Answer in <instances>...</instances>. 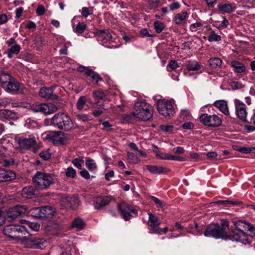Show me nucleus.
Returning <instances> with one entry per match:
<instances>
[{
    "mask_svg": "<svg viewBox=\"0 0 255 255\" xmlns=\"http://www.w3.org/2000/svg\"><path fill=\"white\" fill-rule=\"evenodd\" d=\"M153 24L154 28L158 33L161 32L164 28V24L162 22L156 21L154 22Z\"/></svg>",
    "mask_w": 255,
    "mask_h": 255,
    "instance_id": "obj_41",
    "label": "nucleus"
},
{
    "mask_svg": "<svg viewBox=\"0 0 255 255\" xmlns=\"http://www.w3.org/2000/svg\"><path fill=\"white\" fill-rule=\"evenodd\" d=\"M128 161L131 164H137L140 161L137 155L132 152H128Z\"/></svg>",
    "mask_w": 255,
    "mask_h": 255,
    "instance_id": "obj_37",
    "label": "nucleus"
},
{
    "mask_svg": "<svg viewBox=\"0 0 255 255\" xmlns=\"http://www.w3.org/2000/svg\"><path fill=\"white\" fill-rule=\"evenodd\" d=\"M77 71L81 73H84L87 76L90 77L93 81H96L97 83L102 80V78L98 73L85 66H79L77 68Z\"/></svg>",
    "mask_w": 255,
    "mask_h": 255,
    "instance_id": "obj_19",
    "label": "nucleus"
},
{
    "mask_svg": "<svg viewBox=\"0 0 255 255\" xmlns=\"http://www.w3.org/2000/svg\"><path fill=\"white\" fill-rule=\"evenodd\" d=\"M156 107L159 113L165 117L171 118L175 113L172 101L160 99L156 103Z\"/></svg>",
    "mask_w": 255,
    "mask_h": 255,
    "instance_id": "obj_6",
    "label": "nucleus"
},
{
    "mask_svg": "<svg viewBox=\"0 0 255 255\" xmlns=\"http://www.w3.org/2000/svg\"><path fill=\"white\" fill-rule=\"evenodd\" d=\"M76 170L72 167H68L66 169V175L67 177L74 178L76 175Z\"/></svg>",
    "mask_w": 255,
    "mask_h": 255,
    "instance_id": "obj_50",
    "label": "nucleus"
},
{
    "mask_svg": "<svg viewBox=\"0 0 255 255\" xmlns=\"http://www.w3.org/2000/svg\"><path fill=\"white\" fill-rule=\"evenodd\" d=\"M11 102V100L8 98L0 99V106L5 107Z\"/></svg>",
    "mask_w": 255,
    "mask_h": 255,
    "instance_id": "obj_53",
    "label": "nucleus"
},
{
    "mask_svg": "<svg viewBox=\"0 0 255 255\" xmlns=\"http://www.w3.org/2000/svg\"><path fill=\"white\" fill-rule=\"evenodd\" d=\"M15 140L21 149H28L37 145L36 137L33 134H22L16 137Z\"/></svg>",
    "mask_w": 255,
    "mask_h": 255,
    "instance_id": "obj_7",
    "label": "nucleus"
},
{
    "mask_svg": "<svg viewBox=\"0 0 255 255\" xmlns=\"http://www.w3.org/2000/svg\"><path fill=\"white\" fill-rule=\"evenodd\" d=\"M148 225L151 227L152 231V233L161 234L162 228L159 227L160 222L157 217L155 216L151 213H148Z\"/></svg>",
    "mask_w": 255,
    "mask_h": 255,
    "instance_id": "obj_16",
    "label": "nucleus"
},
{
    "mask_svg": "<svg viewBox=\"0 0 255 255\" xmlns=\"http://www.w3.org/2000/svg\"><path fill=\"white\" fill-rule=\"evenodd\" d=\"M14 77L8 73L2 72L0 74V83L2 88L4 87Z\"/></svg>",
    "mask_w": 255,
    "mask_h": 255,
    "instance_id": "obj_33",
    "label": "nucleus"
},
{
    "mask_svg": "<svg viewBox=\"0 0 255 255\" xmlns=\"http://www.w3.org/2000/svg\"><path fill=\"white\" fill-rule=\"evenodd\" d=\"M112 34L108 30H101L98 34V40L103 43H107L112 41Z\"/></svg>",
    "mask_w": 255,
    "mask_h": 255,
    "instance_id": "obj_24",
    "label": "nucleus"
},
{
    "mask_svg": "<svg viewBox=\"0 0 255 255\" xmlns=\"http://www.w3.org/2000/svg\"><path fill=\"white\" fill-rule=\"evenodd\" d=\"M213 106L226 116L230 114L227 102L225 100H217L213 103Z\"/></svg>",
    "mask_w": 255,
    "mask_h": 255,
    "instance_id": "obj_21",
    "label": "nucleus"
},
{
    "mask_svg": "<svg viewBox=\"0 0 255 255\" xmlns=\"http://www.w3.org/2000/svg\"><path fill=\"white\" fill-rule=\"evenodd\" d=\"M15 178L14 172L10 170L0 169V182H6Z\"/></svg>",
    "mask_w": 255,
    "mask_h": 255,
    "instance_id": "obj_23",
    "label": "nucleus"
},
{
    "mask_svg": "<svg viewBox=\"0 0 255 255\" xmlns=\"http://www.w3.org/2000/svg\"><path fill=\"white\" fill-rule=\"evenodd\" d=\"M84 162L82 158H76L72 160V163L76 167L81 169Z\"/></svg>",
    "mask_w": 255,
    "mask_h": 255,
    "instance_id": "obj_47",
    "label": "nucleus"
},
{
    "mask_svg": "<svg viewBox=\"0 0 255 255\" xmlns=\"http://www.w3.org/2000/svg\"><path fill=\"white\" fill-rule=\"evenodd\" d=\"M232 241L241 242L244 244L248 243V236L243 230H234L229 237Z\"/></svg>",
    "mask_w": 255,
    "mask_h": 255,
    "instance_id": "obj_17",
    "label": "nucleus"
},
{
    "mask_svg": "<svg viewBox=\"0 0 255 255\" xmlns=\"http://www.w3.org/2000/svg\"><path fill=\"white\" fill-rule=\"evenodd\" d=\"M34 195V190L32 187H26L21 191V195L23 198H31Z\"/></svg>",
    "mask_w": 255,
    "mask_h": 255,
    "instance_id": "obj_34",
    "label": "nucleus"
},
{
    "mask_svg": "<svg viewBox=\"0 0 255 255\" xmlns=\"http://www.w3.org/2000/svg\"><path fill=\"white\" fill-rule=\"evenodd\" d=\"M24 126L28 128H34L38 127L37 122L31 118H27L25 120Z\"/></svg>",
    "mask_w": 255,
    "mask_h": 255,
    "instance_id": "obj_39",
    "label": "nucleus"
},
{
    "mask_svg": "<svg viewBox=\"0 0 255 255\" xmlns=\"http://www.w3.org/2000/svg\"><path fill=\"white\" fill-rule=\"evenodd\" d=\"M179 67V64L175 60H170L167 66V70L169 71L168 68H170L171 70H175L177 68Z\"/></svg>",
    "mask_w": 255,
    "mask_h": 255,
    "instance_id": "obj_51",
    "label": "nucleus"
},
{
    "mask_svg": "<svg viewBox=\"0 0 255 255\" xmlns=\"http://www.w3.org/2000/svg\"><path fill=\"white\" fill-rule=\"evenodd\" d=\"M228 231L229 222L226 220H222L221 225L214 224L207 227L204 234L207 237L227 239L229 237Z\"/></svg>",
    "mask_w": 255,
    "mask_h": 255,
    "instance_id": "obj_1",
    "label": "nucleus"
},
{
    "mask_svg": "<svg viewBox=\"0 0 255 255\" xmlns=\"http://www.w3.org/2000/svg\"><path fill=\"white\" fill-rule=\"evenodd\" d=\"M42 136L43 138L52 141L55 145L63 144L66 138L65 134L61 131L46 132Z\"/></svg>",
    "mask_w": 255,
    "mask_h": 255,
    "instance_id": "obj_9",
    "label": "nucleus"
},
{
    "mask_svg": "<svg viewBox=\"0 0 255 255\" xmlns=\"http://www.w3.org/2000/svg\"><path fill=\"white\" fill-rule=\"evenodd\" d=\"M180 117L184 120H190L192 118L191 113L188 110H182L180 112Z\"/></svg>",
    "mask_w": 255,
    "mask_h": 255,
    "instance_id": "obj_46",
    "label": "nucleus"
},
{
    "mask_svg": "<svg viewBox=\"0 0 255 255\" xmlns=\"http://www.w3.org/2000/svg\"><path fill=\"white\" fill-rule=\"evenodd\" d=\"M208 64L211 69L216 70L220 68L222 61L219 58L214 57L209 60Z\"/></svg>",
    "mask_w": 255,
    "mask_h": 255,
    "instance_id": "obj_31",
    "label": "nucleus"
},
{
    "mask_svg": "<svg viewBox=\"0 0 255 255\" xmlns=\"http://www.w3.org/2000/svg\"><path fill=\"white\" fill-rule=\"evenodd\" d=\"M229 24L228 20L225 17H223V20L221 22L218 26V29H223L226 28Z\"/></svg>",
    "mask_w": 255,
    "mask_h": 255,
    "instance_id": "obj_63",
    "label": "nucleus"
},
{
    "mask_svg": "<svg viewBox=\"0 0 255 255\" xmlns=\"http://www.w3.org/2000/svg\"><path fill=\"white\" fill-rule=\"evenodd\" d=\"M190 160L192 161H198L200 159V155L198 153L191 152L189 155Z\"/></svg>",
    "mask_w": 255,
    "mask_h": 255,
    "instance_id": "obj_57",
    "label": "nucleus"
},
{
    "mask_svg": "<svg viewBox=\"0 0 255 255\" xmlns=\"http://www.w3.org/2000/svg\"><path fill=\"white\" fill-rule=\"evenodd\" d=\"M57 107L53 104H41V113L45 115L51 114L57 110Z\"/></svg>",
    "mask_w": 255,
    "mask_h": 255,
    "instance_id": "obj_25",
    "label": "nucleus"
},
{
    "mask_svg": "<svg viewBox=\"0 0 255 255\" xmlns=\"http://www.w3.org/2000/svg\"><path fill=\"white\" fill-rule=\"evenodd\" d=\"M72 227L77 230H80L84 227V223L81 218H76L72 222Z\"/></svg>",
    "mask_w": 255,
    "mask_h": 255,
    "instance_id": "obj_36",
    "label": "nucleus"
},
{
    "mask_svg": "<svg viewBox=\"0 0 255 255\" xmlns=\"http://www.w3.org/2000/svg\"><path fill=\"white\" fill-rule=\"evenodd\" d=\"M235 106L237 117L242 121H246L248 114L246 105L238 100H235Z\"/></svg>",
    "mask_w": 255,
    "mask_h": 255,
    "instance_id": "obj_15",
    "label": "nucleus"
},
{
    "mask_svg": "<svg viewBox=\"0 0 255 255\" xmlns=\"http://www.w3.org/2000/svg\"><path fill=\"white\" fill-rule=\"evenodd\" d=\"M29 227L32 229L33 231H37L40 229V225L39 224L37 223H29Z\"/></svg>",
    "mask_w": 255,
    "mask_h": 255,
    "instance_id": "obj_61",
    "label": "nucleus"
},
{
    "mask_svg": "<svg viewBox=\"0 0 255 255\" xmlns=\"http://www.w3.org/2000/svg\"><path fill=\"white\" fill-rule=\"evenodd\" d=\"M1 163L3 166L8 167L13 164L14 161L12 159H3Z\"/></svg>",
    "mask_w": 255,
    "mask_h": 255,
    "instance_id": "obj_62",
    "label": "nucleus"
},
{
    "mask_svg": "<svg viewBox=\"0 0 255 255\" xmlns=\"http://www.w3.org/2000/svg\"><path fill=\"white\" fill-rule=\"evenodd\" d=\"M86 27L84 23L79 22L74 31L78 34H81L84 32Z\"/></svg>",
    "mask_w": 255,
    "mask_h": 255,
    "instance_id": "obj_44",
    "label": "nucleus"
},
{
    "mask_svg": "<svg viewBox=\"0 0 255 255\" xmlns=\"http://www.w3.org/2000/svg\"><path fill=\"white\" fill-rule=\"evenodd\" d=\"M200 121L203 125L211 127H217L222 124L221 118L216 115L201 114L199 117Z\"/></svg>",
    "mask_w": 255,
    "mask_h": 255,
    "instance_id": "obj_11",
    "label": "nucleus"
},
{
    "mask_svg": "<svg viewBox=\"0 0 255 255\" xmlns=\"http://www.w3.org/2000/svg\"><path fill=\"white\" fill-rule=\"evenodd\" d=\"M148 7L150 9L157 8L160 4V0H147Z\"/></svg>",
    "mask_w": 255,
    "mask_h": 255,
    "instance_id": "obj_42",
    "label": "nucleus"
},
{
    "mask_svg": "<svg viewBox=\"0 0 255 255\" xmlns=\"http://www.w3.org/2000/svg\"><path fill=\"white\" fill-rule=\"evenodd\" d=\"M73 250H74V253H73V251H72V249L66 248L64 251L62 252L61 255H79V253L76 252L74 248Z\"/></svg>",
    "mask_w": 255,
    "mask_h": 255,
    "instance_id": "obj_52",
    "label": "nucleus"
},
{
    "mask_svg": "<svg viewBox=\"0 0 255 255\" xmlns=\"http://www.w3.org/2000/svg\"><path fill=\"white\" fill-rule=\"evenodd\" d=\"M185 66L188 71H197L201 68V65L196 60L187 61Z\"/></svg>",
    "mask_w": 255,
    "mask_h": 255,
    "instance_id": "obj_32",
    "label": "nucleus"
},
{
    "mask_svg": "<svg viewBox=\"0 0 255 255\" xmlns=\"http://www.w3.org/2000/svg\"><path fill=\"white\" fill-rule=\"evenodd\" d=\"M17 119L15 113L6 109L0 110V120H15Z\"/></svg>",
    "mask_w": 255,
    "mask_h": 255,
    "instance_id": "obj_26",
    "label": "nucleus"
},
{
    "mask_svg": "<svg viewBox=\"0 0 255 255\" xmlns=\"http://www.w3.org/2000/svg\"><path fill=\"white\" fill-rule=\"evenodd\" d=\"M36 13L38 15H42L45 12V9L42 5H39L36 10Z\"/></svg>",
    "mask_w": 255,
    "mask_h": 255,
    "instance_id": "obj_58",
    "label": "nucleus"
},
{
    "mask_svg": "<svg viewBox=\"0 0 255 255\" xmlns=\"http://www.w3.org/2000/svg\"><path fill=\"white\" fill-rule=\"evenodd\" d=\"M39 156L44 160H47L50 157V154L48 151H42L40 153Z\"/></svg>",
    "mask_w": 255,
    "mask_h": 255,
    "instance_id": "obj_64",
    "label": "nucleus"
},
{
    "mask_svg": "<svg viewBox=\"0 0 255 255\" xmlns=\"http://www.w3.org/2000/svg\"><path fill=\"white\" fill-rule=\"evenodd\" d=\"M207 157L210 160L217 159V154L214 151H210L206 153Z\"/></svg>",
    "mask_w": 255,
    "mask_h": 255,
    "instance_id": "obj_60",
    "label": "nucleus"
},
{
    "mask_svg": "<svg viewBox=\"0 0 255 255\" xmlns=\"http://www.w3.org/2000/svg\"><path fill=\"white\" fill-rule=\"evenodd\" d=\"M219 11L222 13H231L236 9L234 4L229 2H222L217 5Z\"/></svg>",
    "mask_w": 255,
    "mask_h": 255,
    "instance_id": "obj_22",
    "label": "nucleus"
},
{
    "mask_svg": "<svg viewBox=\"0 0 255 255\" xmlns=\"http://www.w3.org/2000/svg\"><path fill=\"white\" fill-rule=\"evenodd\" d=\"M55 212L54 208L50 206H44L36 208L32 210L33 216L39 218H48L53 216Z\"/></svg>",
    "mask_w": 255,
    "mask_h": 255,
    "instance_id": "obj_12",
    "label": "nucleus"
},
{
    "mask_svg": "<svg viewBox=\"0 0 255 255\" xmlns=\"http://www.w3.org/2000/svg\"><path fill=\"white\" fill-rule=\"evenodd\" d=\"M51 124L60 129L68 131L73 127V123L70 117L63 113L55 114L51 119Z\"/></svg>",
    "mask_w": 255,
    "mask_h": 255,
    "instance_id": "obj_4",
    "label": "nucleus"
},
{
    "mask_svg": "<svg viewBox=\"0 0 255 255\" xmlns=\"http://www.w3.org/2000/svg\"><path fill=\"white\" fill-rule=\"evenodd\" d=\"M2 88L6 92L13 95L22 92L23 86L13 78Z\"/></svg>",
    "mask_w": 255,
    "mask_h": 255,
    "instance_id": "obj_13",
    "label": "nucleus"
},
{
    "mask_svg": "<svg viewBox=\"0 0 255 255\" xmlns=\"http://www.w3.org/2000/svg\"><path fill=\"white\" fill-rule=\"evenodd\" d=\"M46 242L44 238H27L24 236L21 244L26 248L42 250L44 248Z\"/></svg>",
    "mask_w": 255,
    "mask_h": 255,
    "instance_id": "obj_8",
    "label": "nucleus"
},
{
    "mask_svg": "<svg viewBox=\"0 0 255 255\" xmlns=\"http://www.w3.org/2000/svg\"><path fill=\"white\" fill-rule=\"evenodd\" d=\"M67 200L70 204L69 207L71 208H76L79 205V200L76 197L70 198Z\"/></svg>",
    "mask_w": 255,
    "mask_h": 255,
    "instance_id": "obj_43",
    "label": "nucleus"
},
{
    "mask_svg": "<svg viewBox=\"0 0 255 255\" xmlns=\"http://www.w3.org/2000/svg\"><path fill=\"white\" fill-rule=\"evenodd\" d=\"M35 187L38 190H46L54 183L51 174L42 171H37L32 177Z\"/></svg>",
    "mask_w": 255,
    "mask_h": 255,
    "instance_id": "obj_2",
    "label": "nucleus"
},
{
    "mask_svg": "<svg viewBox=\"0 0 255 255\" xmlns=\"http://www.w3.org/2000/svg\"><path fill=\"white\" fill-rule=\"evenodd\" d=\"M168 6L171 11H174L179 8L180 4L178 2L175 1L169 4Z\"/></svg>",
    "mask_w": 255,
    "mask_h": 255,
    "instance_id": "obj_56",
    "label": "nucleus"
},
{
    "mask_svg": "<svg viewBox=\"0 0 255 255\" xmlns=\"http://www.w3.org/2000/svg\"><path fill=\"white\" fill-rule=\"evenodd\" d=\"M92 95L95 101L103 99L105 96V93L101 91H94Z\"/></svg>",
    "mask_w": 255,
    "mask_h": 255,
    "instance_id": "obj_45",
    "label": "nucleus"
},
{
    "mask_svg": "<svg viewBox=\"0 0 255 255\" xmlns=\"http://www.w3.org/2000/svg\"><path fill=\"white\" fill-rule=\"evenodd\" d=\"M245 229L250 231L252 236H255V228L252 224L247 223Z\"/></svg>",
    "mask_w": 255,
    "mask_h": 255,
    "instance_id": "obj_54",
    "label": "nucleus"
},
{
    "mask_svg": "<svg viewBox=\"0 0 255 255\" xmlns=\"http://www.w3.org/2000/svg\"><path fill=\"white\" fill-rule=\"evenodd\" d=\"M28 108L34 113L41 112V104L29 105Z\"/></svg>",
    "mask_w": 255,
    "mask_h": 255,
    "instance_id": "obj_49",
    "label": "nucleus"
},
{
    "mask_svg": "<svg viewBox=\"0 0 255 255\" xmlns=\"http://www.w3.org/2000/svg\"><path fill=\"white\" fill-rule=\"evenodd\" d=\"M208 40L209 42H218L221 40V37L216 33L214 31H211L208 36Z\"/></svg>",
    "mask_w": 255,
    "mask_h": 255,
    "instance_id": "obj_40",
    "label": "nucleus"
},
{
    "mask_svg": "<svg viewBox=\"0 0 255 255\" xmlns=\"http://www.w3.org/2000/svg\"><path fill=\"white\" fill-rule=\"evenodd\" d=\"M92 13H93L92 10L89 9L88 7H83L82 8L81 14L82 15V16H83L85 17H87L89 15L92 14Z\"/></svg>",
    "mask_w": 255,
    "mask_h": 255,
    "instance_id": "obj_55",
    "label": "nucleus"
},
{
    "mask_svg": "<svg viewBox=\"0 0 255 255\" xmlns=\"http://www.w3.org/2000/svg\"><path fill=\"white\" fill-rule=\"evenodd\" d=\"M170 155L168 153H163L159 152V153L156 155L159 158L161 159H167L169 160Z\"/></svg>",
    "mask_w": 255,
    "mask_h": 255,
    "instance_id": "obj_59",
    "label": "nucleus"
},
{
    "mask_svg": "<svg viewBox=\"0 0 255 255\" xmlns=\"http://www.w3.org/2000/svg\"><path fill=\"white\" fill-rule=\"evenodd\" d=\"M114 199L111 196H101L95 198L94 206L96 209H101L103 207L108 205Z\"/></svg>",
    "mask_w": 255,
    "mask_h": 255,
    "instance_id": "obj_18",
    "label": "nucleus"
},
{
    "mask_svg": "<svg viewBox=\"0 0 255 255\" xmlns=\"http://www.w3.org/2000/svg\"><path fill=\"white\" fill-rule=\"evenodd\" d=\"M231 65L236 73H242L246 71V68L245 65L237 60L231 61Z\"/></svg>",
    "mask_w": 255,
    "mask_h": 255,
    "instance_id": "obj_29",
    "label": "nucleus"
},
{
    "mask_svg": "<svg viewBox=\"0 0 255 255\" xmlns=\"http://www.w3.org/2000/svg\"><path fill=\"white\" fill-rule=\"evenodd\" d=\"M53 90L52 88H46L42 87L39 91V95L43 98L50 99L54 96V95H53Z\"/></svg>",
    "mask_w": 255,
    "mask_h": 255,
    "instance_id": "obj_30",
    "label": "nucleus"
},
{
    "mask_svg": "<svg viewBox=\"0 0 255 255\" xmlns=\"http://www.w3.org/2000/svg\"><path fill=\"white\" fill-rule=\"evenodd\" d=\"M21 49L20 46L18 44H15L11 46L10 48L8 49L7 56L9 58H11L13 55H17L19 53Z\"/></svg>",
    "mask_w": 255,
    "mask_h": 255,
    "instance_id": "obj_35",
    "label": "nucleus"
},
{
    "mask_svg": "<svg viewBox=\"0 0 255 255\" xmlns=\"http://www.w3.org/2000/svg\"><path fill=\"white\" fill-rule=\"evenodd\" d=\"M146 169L150 173L154 174L165 173L168 171V170L166 168L159 166L147 165H146Z\"/></svg>",
    "mask_w": 255,
    "mask_h": 255,
    "instance_id": "obj_28",
    "label": "nucleus"
},
{
    "mask_svg": "<svg viewBox=\"0 0 255 255\" xmlns=\"http://www.w3.org/2000/svg\"><path fill=\"white\" fill-rule=\"evenodd\" d=\"M133 116L141 120L147 121L152 116L151 106L144 102H137L134 105Z\"/></svg>",
    "mask_w": 255,
    "mask_h": 255,
    "instance_id": "obj_5",
    "label": "nucleus"
},
{
    "mask_svg": "<svg viewBox=\"0 0 255 255\" xmlns=\"http://www.w3.org/2000/svg\"><path fill=\"white\" fill-rule=\"evenodd\" d=\"M87 102L91 105L92 107H94L96 103L93 102L90 99H87L86 96H81L77 100L76 103V107L79 110H82L84 109V107Z\"/></svg>",
    "mask_w": 255,
    "mask_h": 255,
    "instance_id": "obj_27",
    "label": "nucleus"
},
{
    "mask_svg": "<svg viewBox=\"0 0 255 255\" xmlns=\"http://www.w3.org/2000/svg\"><path fill=\"white\" fill-rule=\"evenodd\" d=\"M85 164L87 168L90 171H94L97 168V166L94 160L89 158L85 161Z\"/></svg>",
    "mask_w": 255,
    "mask_h": 255,
    "instance_id": "obj_38",
    "label": "nucleus"
},
{
    "mask_svg": "<svg viewBox=\"0 0 255 255\" xmlns=\"http://www.w3.org/2000/svg\"><path fill=\"white\" fill-rule=\"evenodd\" d=\"M118 209L123 218L125 221H128L131 217L137 216V211L125 202H122L119 204Z\"/></svg>",
    "mask_w": 255,
    "mask_h": 255,
    "instance_id": "obj_10",
    "label": "nucleus"
},
{
    "mask_svg": "<svg viewBox=\"0 0 255 255\" xmlns=\"http://www.w3.org/2000/svg\"><path fill=\"white\" fill-rule=\"evenodd\" d=\"M27 210L26 206L18 205L10 208L7 211L8 218L13 220L18 216L25 213Z\"/></svg>",
    "mask_w": 255,
    "mask_h": 255,
    "instance_id": "obj_14",
    "label": "nucleus"
},
{
    "mask_svg": "<svg viewBox=\"0 0 255 255\" xmlns=\"http://www.w3.org/2000/svg\"><path fill=\"white\" fill-rule=\"evenodd\" d=\"M189 17V13L185 11H182L176 14L173 18L174 23L180 26L186 24V21Z\"/></svg>",
    "mask_w": 255,
    "mask_h": 255,
    "instance_id": "obj_20",
    "label": "nucleus"
},
{
    "mask_svg": "<svg viewBox=\"0 0 255 255\" xmlns=\"http://www.w3.org/2000/svg\"><path fill=\"white\" fill-rule=\"evenodd\" d=\"M234 225L236 227V230H242V228H245V224H247V222L245 221L239 220L237 221L233 222Z\"/></svg>",
    "mask_w": 255,
    "mask_h": 255,
    "instance_id": "obj_48",
    "label": "nucleus"
},
{
    "mask_svg": "<svg viewBox=\"0 0 255 255\" xmlns=\"http://www.w3.org/2000/svg\"><path fill=\"white\" fill-rule=\"evenodd\" d=\"M3 233L4 235L9 237L11 240L20 243L24 236L27 233L24 226L15 224L4 227Z\"/></svg>",
    "mask_w": 255,
    "mask_h": 255,
    "instance_id": "obj_3",
    "label": "nucleus"
}]
</instances>
